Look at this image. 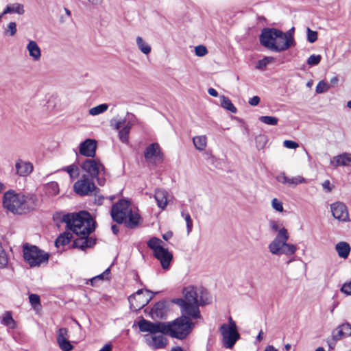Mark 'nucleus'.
<instances>
[{"label": "nucleus", "mask_w": 351, "mask_h": 351, "mask_svg": "<svg viewBox=\"0 0 351 351\" xmlns=\"http://www.w3.org/2000/svg\"><path fill=\"white\" fill-rule=\"evenodd\" d=\"M72 238V235L70 232H64L60 234V236L56 239L55 245L57 247L60 246H64L68 244Z\"/></svg>", "instance_id": "30"}, {"label": "nucleus", "mask_w": 351, "mask_h": 351, "mask_svg": "<svg viewBox=\"0 0 351 351\" xmlns=\"http://www.w3.org/2000/svg\"><path fill=\"white\" fill-rule=\"evenodd\" d=\"M332 337L334 341H338L345 338L343 330L341 325L337 326L332 332Z\"/></svg>", "instance_id": "43"}, {"label": "nucleus", "mask_w": 351, "mask_h": 351, "mask_svg": "<svg viewBox=\"0 0 351 351\" xmlns=\"http://www.w3.org/2000/svg\"><path fill=\"white\" fill-rule=\"evenodd\" d=\"M335 250L339 257L346 259L348 257L351 248L347 242L340 241L336 244Z\"/></svg>", "instance_id": "26"}, {"label": "nucleus", "mask_w": 351, "mask_h": 351, "mask_svg": "<svg viewBox=\"0 0 351 351\" xmlns=\"http://www.w3.org/2000/svg\"><path fill=\"white\" fill-rule=\"evenodd\" d=\"M195 53L196 56L202 57L207 54L208 50L205 46L198 45L195 48Z\"/></svg>", "instance_id": "50"}, {"label": "nucleus", "mask_w": 351, "mask_h": 351, "mask_svg": "<svg viewBox=\"0 0 351 351\" xmlns=\"http://www.w3.org/2000/svg\"><path fill=\"white\" fill-rule=\"evenodd\" d=\"M62 221L77 237L73 243L75 247L84 250L95 244V240L89 237L90 234L95 229V222L88 212L81 211L64 215Z\"/></svg>", "instance_id": "1"}, {"label": "nucleus", "mask_w": 351, "mask_h": 351, "mask_svg": "<svg viewBox=\"0 0 351 351\" xmlns=\"http://www.w3.org/2000/svg\"><path fill=\"white\" fill-rule=\"evenodd\" d=\"M93 5H98L102 3L103 0H88Z\"/></svg>", "instance_id": "61"}, {"label": "nucleus", "mask_w": 351, "mask_h": 351, "mask_svg": "<svg viewBox=\"0 0 351 351\" xmlns=\"http://www.w3.org/2000/svg\"><path fill=\"white\" fill-rule=\"evenodd\" d=\"M271 206L272 208L278 212L283 211V206L281 201L278 200L277 198H274L271 200Z\"/></svg>", "instance_id": "48"}, {"label": "nucleus", "mask_w": 351, "mask_h": 351, "mask_svg": "<svg viewBox=\"0 0 351 351\" xmlns=\"http://www.w3.org/2000/svg\"><path fill=\"white\" fill-rule=\"evenodd\" d=\"M24 8L23 5L21 3H12L6 7V8L3 11V14L7 13H16L19 14H23L24 13Z\"/></svg>", "instance_id": "32"}, {"label": "nucleus", "mask_w": 351, "mask_h": 351, "mask_svg": "<svg viewBox=\"0 0 351 351\" xmlns=\"http://www.w3.org/2000/svg\"><path fill=\"white\" fill-rule=\"evenodd\" d=\"M274 61V58L273 57H265L264 58L260 60L256 66V68L258 69H265L267 64Z\"/></svg>", "instance_id": "41"}, {"label": "nucleus", "mask_w": 351, "mask_h": 351, "mask_svg": "<svg viewBox=\"0 0 351 351\" xmlns=\"http://www.w3.org/2000/svg\"><path fill=\"white\" fill-rule=\"evenodd\" d=\"M57 342L62 351H71L73 349V346L68 340V330L66 328L58 330Z\"/></svg>", "instance_id": "19"}, {"label": "nucleus", "mask_w": 351, "mask_h": 351, "mask_svg": "<svg viewBox=\"0 0 351 351\" xmlns=\"http://www.w3.org/2000/svg\"><path fill=\"white\" fill-rule=\"evenodd\" d=\"M161 243H162V240L157 237H152L148 241L147 245L150 249L153 250L154 254L156 252V251H158V249L163 247V246L161 245Z\"/></svg>", "instance_id": "36"}, {"label": "nucleus", "mask_w": 351, "mask_h": 351, "mask_svg": "<svg viewBox=\"0 0 351 351\" xmlns=\"http://www.w3.org/2000/svg\"><path fill=\"white\" fill-rule=\"evenodd\" d=\"M97 141L88 138L82 142L79 146V152L86 157L93 158L96 154Z\"/></svg>", "instance_id": "17"}, {"label": "nucleus", "mask_w": 351, "mask_h": 351, "mask_svg": "<svg viewBox=\"0 0 351 351\" xmlns=\"http://www.w3.org/2000/svg\"><path fill=\"white\" fill-rule=\"evenodd\" d=\"M322 185L323 189L327 193L331 192L334 187V186L331 185L330 182L328 180H325Z\"/></svg>", "instance_id": "56"}, {"label": "nucleus", "mask_w": 351, "mask_h": 351, "mask_svg": "<svg viewBox=\"0 0 351 351\" xmlns=\"http://www.w3.org/2000/svg\"><path fill=\"white\" fill-rule=\"evenodd\" d=\"M10 36H13L16 32V25L14 22H10L8 25V29L5 31V34L8 33Z\"/></svg>", "instance_id": "52"}, {"label": "nucleus", "mask_w": 351, "mask_h": 351, "mask_svg": "<svg viewBox=\"0 0 351 351\" xmlns=\"http://www.w3.org/2000/svg\"><path fill=\"white\" fill-rule=\"evenodd\" d=\"M283 145L288 149H296L299 147V144L291 140H285L283 142Z\"/></svg>", "instance_id": "54"}, {"label": "nucleus", "mask_w": 351, "mask_h": 351, "mask_svg": "<svg viewBox=\"0 0 351 351\" xmlns=\"http://www.w3.org/2000/svg\"><path fill=\"white\" fill-rule=\"evenodd\" d=\"M263 351H278L273 346H267Z\"/></svg>", "instance_id": "63"}, {"label": "nucleus", "mask_w": 351, "mask_h": 351, "mask_svg": "<svg viewBox=\"0 0 351 351\" xmlns=\"http://www.w3.org/2000/svg\"><path fill=\"white\" fill-rule=\"evenodd\" d=\"M74 191L80 195H89L97 189L94 180L86 175H82L80 178L73 185Z\"/></svg>", "instance_id": "13"}, {"label": "nucleus", "mask_w": 351, "mask_h": 351, "mask_svg": "<svg viewBox=\"0 0 351 351\" xmlns=\"http://www.w3.org/2000/svg\"><path fill=\"white\" fill-rule=\"evenodd\" d=\"M138 326L141 332H147L152 335H166V322H152L143 318L138 322Z\"/></svg>", "instance_id": "14"}, {"label": "nucleus", "mask_w": 351, "mask_h": 351, "mask_svg": "<svg viewBox=\"0 0 351 351\" xmlns=\"http://www.w3.org/2000/svg\"><path fill=\"white\" fill-rule=\"evenodd\" d=\"M320 55H311L307 60V64L310 66L317 65L321 61Z\"/></svg>", "instance_id": "46"}, {"label": "nucleus", "mask_w": 351, "mask_h": 351, "mask_svg": "<svg viewBox=\"0 0 351 351\" xmlns=\"http://www.w3.org/2000/svg\"><path fill=\"white\" fill-rule=\"evenodd\" d=\"M269 224L271 230L274 232H278V233L279 232V230L283 228L281 227L278 221L274 220L269 221Z\"/></svg>", "instance_id": "51"}, {"label": "nucleus", "mask_w": 351, "mask_h": 351, "mask_svg": "<svg viewBox=\"0 0 351 351\" xmlns=\"http://www.w3.org/2000/svg\"><path fill=\"white\" fill-rule=\"evenodd\" d=\"M208 93L210 95H211L213 97H217L218 96L217 91L215 89H214L213 88H208Z\"/></svg>", "instance_id": "59"}, {"label": "nucleus", "mask_w": 351, "mask_h": 351, "mask_svg": "<svg viewBox=\"0 0 351 351\" xmlns=\"http://www.w3.org/2000/svg\"><path fill=\"white\" fill-rule=\"evenodd\" d=\"M23 254L24 261L30 267H40L42 264H47L49 258L48 253L29 243L23 245Z\"/></svg>", "instance_id": "8"}, {"label": "nucleus", "mask_w": 351, "mask_h": 351, "mask_svg": "<svg viewBox=\"0 0 351 351\" xmlns=\"http://www.w3.org/2000/svg\"><path fill=\"white\" fill-rule=\"evenodd\" d=\"M168 192L163 189H156L155 190L154 198L157 203V206L164 210L168 204Z\"/></svg>", "instance_id": "23"}, {"label": "nucleus", "mask_w": 351, "mask_h": 351, "mask_svg": "<svg viewBox=\"0 0 351 351\" xmlns=\"http://www.w3.org/2000/svg\"><path fill=\"white\" fill-rule=\"evenodd\" d=\"M330 165L335 168L339 167H351V153L343 152L333 156L330 160Z\"/></svg>", "instance_id": "21"}, {"label": "nucleus", "mask_w": 351, "mask_h": 351, "mask_svg": "<svg viewBox=\"0 0 351 351\" xmlns=\"http://www.w3.org/2000/svg\"><path fill=\"white\" fill-rule=\"evenodd\" d=\"M341 291L344 293L346 295H351V280L349 282H345L341 288Z\"/></svg>", "instance_id": "53"}, {"label": "nucleus", "mask_w": 351, "mask_h": 351, "mask_svg": "<svg viewBox=\"0 0 351 351\" xmlns=\"http://www.w3.org/2000/svg\"><path fill=\"white\" fill-rule=\"evenodd\" d=\"M136 45L139 50L144 54H149L151 52L152 48L149 44H147L142 37H136Z\"/></svg>", "instance_id": "34"}, {"label": "nucleus", "mask_w": 351, "mask_h": 351, "mask_svg": "<svg viewBox=\"0 0 351 351\" xmlns=\"http://www.w3.org/2000/svg\"><path fill=\"white\" fill-rule=\"evenodd\" d=\"M289 238L287 230L285 228H282L279 230L274 239L269 244L268 249L269 252L276 256L282 254L286 256L293 255L297 250V247L293 244L287 243Z\"/></svg>", "instance_id": "5"}, {"label": "nucleus", "mask_w": 351, "mask_h": 351, "mask_svg": "<svg viewBox=\"0 0 351 351\" xmlns=\"http://www.w3.org/2000/svg\"><path fill=\"white\" fill-rule=\"evenodd\" d=\"M336 341H334L332 338V339H329L327 341V343H328L330 350H333L335 348V345H336Z\"/></svg>", "instance_id": "58"}, {"label": "nucleus", "mask_w": 351, "mask_h": 351, "mask_svg": "<svg viewBox=\"0 0 351 351\" xmlns=\"http://www.w3.org/2000/svg\"><path fill=\"white\" fill-rule=\"evenodd\" d=\"M111 229L112 232L115 234L119 232V227L117 225H112Z\"/></svg>", "instance_id": "64"}, {"label": "nucleus", "mask_w": 351, "mask_h": 351, "mask_svg": "<svg viewBox=\"0 0 351 351\" xmlns=\"http://www.w3.org/2000/svg\"><path fill=\"white\" fill-rule=\"evenodd\" d=\"M16 173L19 176H27L33 170V166L30 162L18 160L15 164Z\"/></svg>", "instance_id": "24"}, {"label": "nucleus", "mask_w": 351, "mask_h": 351, "mask_svg": "<svg viewBox=\"0 0 351 351\" xmlns=\"http://www.w3.org/2000/svg\"><path fill=\"white\" fill-rule=\"evenodd\" d=\"M136 121L135 115L128 113L124 119H111L110 125L112 129L118 130L119 140L123 143H128L131 128L135 125Z\"/></svg>", "instance_id": "9"}, {"label": "nucleus", "mask_w": 351, "mask_h": 351, "mask_svg": "<svg viewBox=\"0 0 351 351\" xmlns=\"http://www.w3.org/2000/svg\"><path fill=\"white\" fill-rule=\"evenodd\" d=\"M167 312L165 302H157L151 311L152 317L163 318Z\"/></svg>", "instance_id": "27"}, {"label": "nucleus", "mask_w": 351, "mask_h": 351, "mask_svg": "<svg viewBox=\"0 0 351 351\" xmlns=\"http://www.w3.org/2000/svg\"><path fill=\"white\" fill-rule=\"evenodd\" d=\"M182 216L184 218L186 223L187 233L189 234L193 228V221L189 213L182 212Z\"/></svg>", "instance_id": "45"}, {"label": "nucleus", "mask_w": 351, "mask_h": 351, "mask_svg": "<svg viewBox=\"0 0 351 351\" xmlns=\"http://www.w3.org/2000/svg\"><path fill=\"white\" fill-rule=\"evenodd\" d=\"M38 199L32 193H16L9 190L3 194V206L8 212L14 215H23L34 210L37 206Z\"/></svg>", "instance_id": "3"}, {"label": "nucleus", "mask_w": 351, "mask_h": 351, "mask_svg": "<svg viewBox=\"0 0 351 351\" xmlns=\"http://www.w3.org/2000/svg\"><path fill=\"white\" fill-rule=\"evenodd\" d=\"M228 322V324H223L220 326L219 332L222 336V342L224 347L230 349L239 339L240 335L237 331L236 323L231 317H229Z\"/></svg>", "instance_id": "10"}, {"label": "nucleus", "mask_w": 351, "mask_h": 351, "mask_svg": "<svg viewBox=\"0 0 351 351\" xmlns=\"http://www.w3.org/2000/svg\"><path fill=\"white\" fill-rule=\"evenodd\" d=\"M260 103V97L258 96H254L249 100V104L252 106H256Z\"/></svg>", "instance_id": "57"}, {"label": "nucleus", "mask_w": 351, "mask_h": 351, "mask_svg": "<svg viewBox=\"0 0 351 351\" xmlns=\"http://www.w3.org/2000/svg\"><path fill=\"white\" fill-rule=\"evenodd\" d=\"M153 296V293L149 290H138L128 298L131 309L134 311L141 310L149 302Z\"/></svg>", "instance_id": "11"}, {"label": "nucleus", "mask_w": 351, "mask_h": 351, "mask_svg": "<svg viewBox=\"0 0 351 351\" xmlns=\"http://www.w3.org/2000/svg\"><path fill=\"white\" fill-rule=\"evenodd\" d=\"M26 48L29 52V56L33 59V60H40L41 58V51L36 41L29 40Z\"/></svg>", "instance_id": "25"}, {"label": "nucleus", "mask_w": 351, "mask_h": 351, "mask_svg": "<svg viewBox=\"0 0 351 351\" xmlns=\"http://www.w3.org/2000/svg\"><path fill=\"white\" fill-rule=\"evenodd\" d=\"M147 343L154 349L164 348L167 344V339L162 334L159 335L145 336Z\"/></svg>", "instance_id": "22"}, {"label": "nucleus", "mask_w": 351, "mask_h": 351, "mask_svg": "<svg viewBox=\"0 0 351 351\" xmlns=\"http://www.w3.org/2000/svg\"><path fill=\"white\" fill-rule=\"evenodd\" d=\"M330 88V85L329 84L326 83L324 80H322L317 84L315 91L318 94H322L327 92Z\"/></svg>", "instance_id": "42"}, {"label": "nucleus", "mask_w": 351, "mask_h": 351, "mask_svg": "<svg viewBox=\"0 0 351 351\" xmlns=\"http://www.w3.org/2000/svg\"><path fill=\"white\" fill-rule=\"evenodd\" d=\"M276 180L284 184H287L289 186L295 187L299 184L306 183L307 180L301 176H297L292 178L287 177L285 173H281L276 177Z\"/></svg>", "instance_id": "20"}, {"label": "nucleus", "mask_w": 351, "mask_h": 351, "mask_svg": "<svg viewBox=\"0 0 351 351\" xmlns=\"http://www.w3.org/2000/svg\"><path fill=\"white\" fill-rule=\"evenodd\" d=\"M193 145L199 151H203L207 145V138L205 135L196 136L193 138Z\"/></svg>", "instance_id": "29"}, {"label": "nucleus", "mask_w": 351, "mask_h": 351, "mask_svg": "<svg viewBox=\"0 0 351 351\" xmlns=\"http://www.w3.org/2000/svg\"><path fill=\"white\" fill-rule=\"evenodd\" d=\"M110 268H107L102 274H99L98 276H96L93 277L91 279V280H90L91 285L93 286H95V282L97 280H104L109 279V278H110Z\"/></svg>", "instance_id": "39"}, {"label": "nucleus", "mask_w": 351, "mask_h": 351, "mask_svg": "<svg viewBox=\"0 0 351 351\" xmlns=\"http://www.w3.org/2000/svg\"><path fill=\"white\" fill-rule=\"evenodd\" d=\"M131 210L130 203L125 199H121L112 206L111 217L118 223H122L130 215Z\"/></svg>", "instance_id": "12"}, {"label": "nucleus", "mask_w": 351, "mask_h": 351, "mask_svg": "<svg viewBox=\"0 0 351 351\" xmlns=\"http://www.w3.org/2000/svg\"><path fill=\"white\" fill-rule=\"evenodd\" d=\"M173 236V233L171 232H166L165 234H164L162 235V238L165 240V241H167L169 240V239H171Z\"/></svg>", "instance_id": "60"}, {"label": "nucleus", "mask_w": 351, "mask_h": 351, "mask_svg": "<svg viewBox=\"0 0 351 351\" xmlns=\"http://www.w3.org/2000/svg\"><path fill=\"white\" fill-rule=\"evenodd\" d=\"M259 40L263 46L275 52L285 51L295 44L293 36L289 32L284 33L276 28H264Z\"/></svg>", "instance_id": "4"}, {"label": "nucleus", "mask_w": 351, "mask_h": 351, "mask_svg": "<svg viewBox=\"0 0 351 351\" xmlns=\"http://www.w3.org/2000/svg\"><path fill=\"white\" fill-rule=\"evenodd\" d=\"M81 169L86 176L96 180L99 186H104L106 181V170L104 165L98 160L89 158L82 162Z\"/></svg>", "instance_id": "7"}, {"label": "nucleus", "mask_w": 351, "mask_h": 351, "mask_svg": "<svg viewBox=\"0 0 351 351\" xmlns=\"http://www.w3.org/2000/svg\"><path fill=\"white\" fill-rule=\"evenodd\" d=\"M99 351H111V346L109 344H106Z\"/></svg>", "instance_id": "62"}, {"label": "nucleus", "mask_w": 351, "mask_h": 351, "mask_svg": "<svg viewBox=\"0 0 351 351\" xmlns=\"http://www.w3.org/2000/svg\"><path fill=\"white\" fill-rule=\"evenodd\" d=\"M346 337L351 336V324L349 323H344L341 324Z\"/></svg>", "instance_id": "55"}, {"label": "nucleus", "mask_w": 351, "mask_h": 351, "mask_svg": "<svg viewBox=\"0 0 351 351\" xmlns=\"http://www.w3.org/2000/svg\"><path fill=\"white\" fill-rule=\"evenodd\" d=\"M332 217L339 221L348 223L350 221L347 206L342 202H335L330 205Z\"/></svg>", "instance_id": "15"}, {"label": "nucleus", "mask_w": 351, "mask_h": 351, "mask_svg": "<svg viewBox=\"0 0 351 351\" xmlns=\"http://www.w3.org/2000/svg\"><path fill=\"white\" fill-rule=\"evenodd\" d=\"M29 300L31 305L36 308L37 306L40 304V297L37 294H30Z\"/></svg>", "instance_id": "49"}, {"label": "nucleus", "mask_w": 351, "mask_h": 351, "mask_svg": "<svg viewBox=\"0 0 351 351\" xmlns=\"http://www.w3.org/2000/svg\"><path fill=\"white\" fill-rule=\"evenodd\" d=\"M45 192L48 195L55 196L59 193V186L56 182H51L45 186Z\"/></svg>", "instance_id": "35"}, {"label": "nucleus", "mask_w": 351, "mask_h": 351, "mask_svg": "<svg viewBox=\"0 0 351 351\" xmlns=\"http://www.w3.org/2000/svg\"><path fill=\"white\" fill-rule=\"evenodd\" d=\"M190 316L183 315L173 322H166V335L178 339H185L191 332L193 323Z\"/></svg>", "instance_id": "6"}, {"label": "nucleus", "mask_w": 351, "mask_h": 351, "mask_svg": "<svg viewBox=\"0 0 351 351\" xmlns=\"http://www.w3.org/2000/svg\"><path fill=\"white\" fill-rule=\"evenodd\" d=\"M154 255L160 261L162 269L167 270L169 268L170 263L173 259V254L167 249L164 247L158 249Z\"/></svg>", "instance_id": "18"}, {"label": "nucleus", "mask_w": 351, "mask_h": 351, "mask_svg": "<svg viewBox=\"0 0 351 351\" xmlns=\"http://www.w3.org/2000/svg\"><path fill=\"white\" fill-rule=\"evenodd\" d=\"M1 323L11 329L16 328V322L12 318V313L10 311H6L3 315Z\"/></svg>", "instance_id": "31"}, {"label": "nucleus", "mask_w": 351, "mask_h": 351, "mask_svg": "<svg viewBox=\"0 0 351 351\" xmlns=\"http://www.w3.org/2000/svg\"><path fill=\"white\" fill-rule=\"evenodd\" d=\"M184 299L176 298L173 303L178 305L183 315L190 316L193 319L200 317L199 306L210 303L208 293L203 287L189 286L183 289Z\"/></svg>", "instance_id": "2"}, {"label": "nucleus", "mask_w": 351, "mask_h": 351, "mask_svg": "<svg viewBox=\"0 0 351 351\" xmlns=\"http://www.w3.org/2000/svg\"><path fill=\"white\" fill-rule=\"evenodd\" d=\"M8 264V257L3 247L0 248V268H5Z\"/></svg>", "instance_id": "44"}, {"label": "nucleus", "mask_w": 351, "mask_h": 351, "mask_svg": "<svg viewBox=\"0 0 351 351\" xmlns=\"http://www.w3.org/2000/svg\"><path fill=\"white\" fill-rule=\"evenodd\" d=\"M259 120L261 122L269 125H276L278 122V118L271 116H261L259 117Z\"/></svg>", "instance_id": "40"}, {"label": "nucleus", "mask_w": 351, "mask_h": 351, "mask_svg": "<svg viewBox=\"0 0 351 351\" xmlns=\"http://www.w3.org/2000/svg\"><path fill=\"white\" fill-rule=\"evenodd\" d=\"M108 104H102L89 109L88 113L92 116H96L105 112L108 110Z\"/></svg>", "instance_id": "37"}, {"label": "nucleus", "mask_w": 351, "mask_h": 351, "mask_svg": "<svg viewBox=\"0 0 351 351\" xmlns=\"http://www.w3.org/2000/svg\"><path fill=\"white\" fill-rule=\"evenodd\" d=\"M317 39V32L307 28V40L309 43H313Z\"/></svg>", "instance_id": "47"}, {"label": "nucleus", "mask_w": 351, "mask_h": 351, "mask_svg": "<svg viewBox=\"0 0 351 351\" xmlns=\"http://www.w3.org/2000/svg\"><path fill=\"white\" fill-rule=\"evenodd\" d=\"M144 157L147 162L162 160V154L159 145L157 143H153L148 145L145 149Z\"/></svg>", "instance_id": "16"}, {"label": "nucleus", "mask_w": 351, "mask_h": 351, "mask_svg": "<svg viewBox=\"0 0 351 351\" xmlns=\"http://www.w3.org/2000/svg\"><path fill=\"white\" fill-rule=\"evenodd\" d=\"M139 220V215L137 213H133L131 210L130 215H128L127 218L124 220V222L127 227L133 228L138 224Z\"/></svg>", "instance_id": "28"}, {"label": "nucleus", "mask_w": 351, "mask_h": 351, "mask_svg": "<svg viewBox=\"0 0 351 351\" xmlns=\"http://www.w3.org/2000/svg\"><path fill=\"white\" fill-rule=\"evenodd\" d=\"M63 170L66 171L69 173L71 180H73L79 176V168L75 164L63 168Z\"/></svg>", "instance_id": "38"}, {"label": "nucleus", "mask_w": 351, "mask_h": 351, "mask_svg": "<svg viewBox=\"0 0 351 351\" xmlns=\"http://www.w3.org/2000/svg\"><path fill=\"white\" fill-rule=\"evenodd\" d=\"M221 106L222 108L231 112L232 113H237V108L232 103L231 100L224 95L221 97Z\"/></svg>", "instance_id": "33"}]
</instances>
